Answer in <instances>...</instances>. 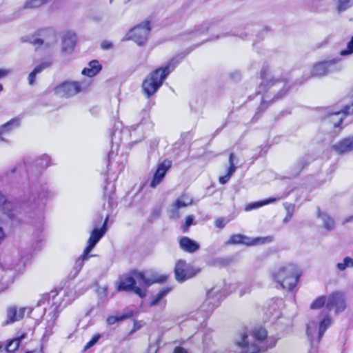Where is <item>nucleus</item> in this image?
Instances as JSON below:
<instances>
[{"label":"nucleus","mask_w":353,"mask_h":353,"mask_svg":"<svg viewBox=\"0 0 353 353\" xmlns=\"http://www.w3.org/2000/svg\"><path fill=\"white\" fill-rule=\"evenodd\" d=\"M234 155L233 153H231L229 156V164L230 166L227 170V174L224 176H220L219 179V181L221 184H225L230 179L231 176L236 171V166L234 163Z\"/></svg>","instance_id":"24"},{"label":"nucleus","mask_w":353,"mask_h":353,"mask_svg":"<svg viewBox=\"0 0 353 353\" xmlns=\"http://www.w3.org/2000/svg\"><path fill=\"white\" fill-rule=\"evenodd\" d=\"M101 70V65L99 62L97 60L91 61L88 67L85 68L82 70V74L92 77L97 75Z\"/></svg>","instance_id":"23"},{"label":"nucleus","mask_w":353,"mask_h":353,"mask_svg":"<svg viewBox=\"0 0 353 353\" xmlns=\"http://www.w3.org/2000/svg\"><path fill=\"white\" fill-rule=\"evenodd\" d=\"M332 320L330 317H325L319 325L315 321L310 322L307 325V334L310 337L312 345L318 344L324 332L330 326Z\"/></svg>","instance_id":"9"},{"label":"nucleus","mask_w":353,"mask_h":353,"mask_svg":"<svg viewBox=\"0 0 353 353\" xmlns=\"http://www.w3.org/2000/svg\"><path fill=\"white\" fill-rule=\"evenodd\" d=\"M276 200V199L275 198H272V199H265L262 201L251 203L246 205L245 210V211H250L252 210L259 208L265 205L272 203L274 202Z\"/></svg>","instance_id":"29"},{"label":"nucleus","mask_w":353,"mask_h":353,"mask_svg":"<svg viewBox=\"0 0 353 353\" xmlns=\"http://www.w3.org/2000/svg\"><path fill=\"white\" fill-rule=\"evenodd\" d=\"M112 46V43L108 41H104L101 43V47L103 49H109Z\"/></svg>","instance_id":"52"},{"label":"nucleus","mask_w":353,"mask_h":353,"mask_svg":"<svg viewBox=\"0 0 353 353\" xmlns=\"http://www.w3.org/2000/svg\"><path fill=\"white\" fill-rule=\"evenodd\" d=\"M26 311L25 307L17 309L15 306H11L6 310V320L3 323V325L14 323L23 319Z\"/></svg>","instance_id":"19"},{"label":"nucleus","mask_w":353,"mask_h":353,"mask_svg":"<svg viewBox=\"0 0 353 353\" xmlns=\"http://www.w3.org/2000/svg\"><path fill=\"white\" fill-rule=\"evenodd\" d=\"M132 312H130L120 316H110L107 319V323L108 325H113L117 322L130 318L132 316Z\"/></svg>","instance_id":"32"},{"label":"nucleus","mask_w":353,"mask_h":353,"mask_svg":"<svg viewBox=\"0 0 353 353\" xmlns=\"http://www.w3.org/2000/svg\"><path fill=\"white\" fill-rule=\"evenodd\" d=\"M39 36V38L32 37L30 42L34 46L45 45L48 47L54 44L57 41L56 31L51 28L40 30Z\"/></svg>","instance_id":"11"},{"label":"nucleus","mask_w":353,"mask_h":353,"mask_svg":"<svg viewBox=\"0 0 353 353\" xmlns=\"http://www.w3.org/2000/svg\"><path fill=\"white\" fill-rule=\"evenodd\" d=\"M173 353H189V352L186 349H185L182 347H176L174 348Z\"/></svg>","instance_id":"51"},{"label":"nucleus","mask_w":353,"mask_h":353,"mask_svg":"<svg viewBox=\"0 0 353 353\" xmlns=\"http://www.w3.org/2000/svg\"><path fill=\"white\" fill-rule=\"evenodd\" d=\"M197 272V270H195L192 266L188 265L185 261L183 260H179L174 268L175 277L179 282H183L193 277Z\"/></svg>","instance_id":"13"},{"label":"nucleus","mask_w":353,"mask_h":353,"mask_svg":"<svg viewBox=\"0 0 353 353\" xmlns=\"http://www.w3.org/2000/svg\"><path fill=\"white\" fill-rule=\"evenodd\" d=\"M272 278L282 288L292 290L296 285L299 273L296 265L288 263L281 265L272 272Z\"/></svg>","instance_id":"4"},{"label":"nucleus","mask_w":353,"mask_h":353,"mask_svg":"<svg viewBox=\"0 0 353 353\" xmlns=\"http://www.w3.org/2000/svg\"><path fill=\"white\" fill-rule=\"evenodd\" d=\"M0 141H4V139L1 137V134H0Z\"/></svg>","instance_id":"58"},{"label":"nucleus","mask_w":353,"mask_h":353,"mask_svg":"<svg viewBox=\"0 0 353 353\" xmlns=\"http://www.w3.org/2000/svg\"><path fill=\"white\" fill-rule=\"evenodd\" d=\"M290 219H289V215L287 214L286 217L283 219V222L287 223Z\"/></svg>","instance_id":"54"},{"label":"nucleus","mask_w":353,"mask_h":353,"mask_svg":"<svg viewBox=\"0 0 353 353\" xmlns=\"http://www.w3.org/2000/svg\"><path fill=\"white\" fill-rule=\"evenodd\" d=\"M37 194L38 199L41 201L46 200L54 196L53 192L50 190L46 185H41L37 190Z\"/></svg>","instance_id":"26"},{"label":"nucleus","mask_w":353,"mask_h":353,"mask_svg":"<svg viewBox=\"0 0 353 353\" xmlns=\"http://www.w3.org/2000/svg\"><path fill=\"white\" fill-rule=\"evenodd\" d=\"M327 303V299L325 296H321L316 298L310 305V308L312 310L319 309L323 307L325 303Z\"/></svg>","instance_id":"35"},{"label":"nucleus","mask_w":353,"mask_h":353,"mask_svg":"<svg viewBox=\"0 0 353 353\" xmlns=\"http://www.w3.org/2000/svg\"><path fill=\"white\" fill-rule=\"evenodd\" d=\"M214 225L216 228L222 229L225 226L224 219L222 218H219L216 219L214 222Z\"/></svg>","instance_id":"48"},{"label":"nucleus","mask_w":353,"mask_h":353,"mask_svg":"<svg viewBox=\"0 0 353 353\" xmlns=\"http://www.w3.org/2000/svg\"><path fill=\"white\" fill-rule=\"evenodd\" d=\"M194 217L192 216H188L185 219V225L183 226L184 230H186L193 223Z\"/></svg>","instance_id":"47"},{"label":"nucleus","mask_w":353,"mask_h":353,"mask_svg":"<svg viewBox=\"0 0 353 353\" xmlns=\"http://www.w3.org/2000/svg\"><path fill=\"white\" fill-rule=\"evenodd\" d=\"M58 317V314L56 315L55 314H53V316L50 318V320L48 323V325L46 327V331L44 332V336H50L52 333V328L55 325L56 320Z\"/></svg>","instance_id":"36"},{"label":"nucleus","mask_w":353,"mask_h":353,"mask_svg":"<svg viewBox=\"0 0 353 353\" xmlns=\"http://www.w3.org/2000/svg\"><path fill=\"white\" fill-rule=\"evenodd\" d=\"M264 103H265V101H263V102H262V103L261 105V108L263 107Z\"/></svg>","instance_id":"56"},{"label":"nucleus","mask_w":353,"mask_h":353,"mask_svg":"<svg viewBox=\"0 0 353 353\" xmlns=\"http://www.w3.org/2000/svg\"><path fill=\"white\" fill-rule=\"evenodd\" d=\"M319 217L321 219L323 223V226L325 229L328 230L334 229V221L331 217L327 216L326 214H321L320 212L319 213Z\"/></svg>","instance_id":"31"},{"label":"nucleus","mask_w":353,"mask_h":353,"mask_svg":"<svg viewBox=\"0 0 353 353\" xmlns=\"http://www.w3.org/2000/svg\"><path fill=\"white\" fill-rule=\"evenodd\" d=\"M50 65V63L49 62H44L41 63L40 65H37L32 72H31L28 76V83L30 85H33L37 74L40 73L43 69L47 68Z\"/></svg>","instance_id":"27"},{"label":"nucleus","mask_w":353,"mask_h":353,"mask_svg":"<svg viewBox=\"0 0 353 353\" xmlns=\"http://www.w3.org/2000/svg\"><path fill=\"white\" fill-rule=\"evenodd\" d=\"M5 126H6V123L0 125V134L1 137L4 134H8L12 131L10 127H6L4 128Z\"/></svg>","instance_id":"46"},{"label":"nucleus","mask_w":353,"mask_h":353,"mask_svg":"<svg viewBox=\"0 0 353 353\" xmlns=\"http://www.w3.org/2000/svg\"><path fill=\"white\" fill-rule=\"evenodd\" d=\"M182 58L175 57L166 65L150 72L142 83V90L147 97H150L162 85L163 81L176 66L180 63Z\"/></svg>","instance_id":"1"},{"label":"nucleus","mask_w":353,"mask_h":353,"mask_svg":"<svg viewBox=\"0 0 353 353\" xmlns=\"http://www.w3.org/2000/svg\"><path fill=\"white\" fill-rule=\"evenodd\" d=\"M192 203V199L186 194H183L179 196L174 203L170 208V217L172 219H177L179 216L178 210L181 208L190 205Z\"/></svg>","instance_id":"18"},{"label":"nucleus","mask_w":353,"mask_h":353,"mask_svg":"<svg viewBox=\"0 0 353 353\" xmlns=\"http://www.w3.org/2000/svg\"><path fill=\"white\" fill-rule=\"evenodd\" d=\"M90 81H65L57 85L54 92L60 97H70L79 92L85 91L90 86Z\"/></svg>","instance_id":"5"},{"label":"nucleus","mask_w":353,"mask_h":353,"mask_svg":"<svg viewBox=\"0 0 353 353\" xmlns=\"http://www.w3.org/2000/svg\"><path fill=\"white\" fill-rule=\"evenodd\" d=\"M262 85L268 86L272 90V93H276L274 99L282 97L288 91L286 88V81L285 80L275 79L272 77L271 72L268 68H263L261 71Z\"/></svg>","instance_id":"6"},{"label":"nucleus","mask_w":353,"mask_h":353,"mask_svg":"<svg viewBox=\"0 0 353 353\" xmlns=\"http://www.w3.org/2000/svg\"><path fill=\"white\" fill-rule=\"evenodd\" d=\"M326 307L329 310H334L339 313L345 308L344 296L342 293L334 292L327 299Z\"/></svg>","instance_id":"15"},{"label":"nucleus","mask_w":353,"mask_h":353,"mask_svg":"<svg viewBox=\"0 0 353 353\" xmlns=\"http://www.w3.org/2000/svg\"><path fill=\"white\" fill-rule=\"evenodd\" d=\"M267 331L263 328L254 330L250 334H243L235 340L239 353H259L267 350Z\"/></svg>","instance_id":"2"},{"label":"nucleus","mask_w":353,"mask_h":353,"mask_svg":"<svg viewBox=\"0 0 353 353\" xmlns=\"http://www.w3.org/2000/svg\"><path fill=\"white\" fill-rule=\"evenodd\" d=\"M252 285L250 283H245L240 287L239 295L243 296L251 292Z\"/></svg>","instance_id":"42"},{"label":"nucleus","mask_w":353,"mask_h":353,"mask_svg":"<svg viewBox=\"0 0 353 353\" xmlns=\"http://www.w3.org/2000/svg\"><path fill=\"white\" fill-rule=\"evenodd\" d=\"M10 73L9 69L0 68V79L8 76Z\"/></svg>","instance_id":"50"},{"label":"nucleus","mask_w":353,"mask_h":353,"mask_svg":"<svg viewBox=\"0 0 353 353\" xmlns=\"http://www.w3.org/2000/svg\"><path fill=\"white\" fill-rule=\"evenodd\" d=\"M20 123L21 120L19 118H13L6 123V126H5L4 128L6 127H10L12 131L13 130L17 128L20 125Z\"/></svg>","instance_id":"39"},{"label":"nucleus","mask_w":353,"mask_h":353,"mask_svg":"<svg viewBox=\"0 0 353 353\" xmlns=\"http://www.w3.org/2000/svg\"><path fill=\"white\" fill-rule=\"evenodd\" d=\"M171 166L172 162L168 159H165L161 163L158 164L152 180L150 184L151 188H154L161 183V182L164 179L165 174L170 169Z\"/></svg>","instance_id":"14"},{"label":"nucleus","mask_w":353,"mask_h":353,"mask_svg":"<svg viewBox=\"0 0 353 353\" xmlns=\"http://www.w3.org/2000/svg\"><path fill=\"white\" fill-rule=\"evenodd\" d=\"M272 241V236H266V237H257L254 239H251L246 236L237 234H233L230 236V239L226 242L227 245L232 244H245L246 245H255L259 244H263L265 243H270Z\"/></svg>","instance_id":"12"},{"label":"nucleus","mask_w":353,"mask_h":353,"mask_svg":"<svg viewBox=\"0 0 353 353\" xmlns=\"http://www.w3.org/2000/svg\"><path fill=\"white\" fill-rule=\"evenodd\" d=\"M352 53H353V37L347 43L346 49L341 50L340 54L341 56H347L351 54Z\"/></svg>","instance_id":"40"},{"label":"nucleus","mask_w":353,"mask_h":353,"mask_svg":"<svg viewBox=\"0 0 353 353\" xmlns=\"http://www.w3.org/2000/svg\"><path fill=\"white\" fill-rule=\"evenodd\" d=\"M3 90V85L0 83V92Z\"/></svg>","instance_id":"55"},{"label":"nucleus","mask_w":353,"mask_h":353,"mask_svg":"<svg viewBox=\"0 0 353 353\" xmlns=\"http://www.w3.org/2000/svg\"><path fill=\"white\" fill-rule=\"evenodd\" d=\"M285 208L287 211V214L289 215V219H291L294 212V206L291 204L285 203Z\"/></svg>","instance_id":"45"},{"label":"nucleus","mask_w":353,"mask_h":353,"mask_svg":"<svg viewBox=\"0 0 353 353\" xmlns=\"http://www.w3.org/2000/svg\"><path fill=\"white\" fill-rule=\"evenodd\" d=\"M283 302L282 299H277L275 301H274L271 305H270L269 310H272L276 312L275 317L279 316V310H280L281 307L283 305Z\"/></svg>","instance_id":"38"},{"label":"nucleus","mask_w":353,"mask_h":353,"mask_svg":"<svg viewBox=\"0 0 353 353\" xmlns=\"http://www.w3.org/2000/svg\"><path fill=\"white\" fill-rule=\"evenodd\" d=\"M170 291V288H165L161 290L152 299L150 303V305L154 306L158 304V303L163 299Z\"/></svg>","instance_id":"34"},{"label":"nucleus","mask_w":353,"mask_h":353,"mask_svg":"<svg viewBox=\"0 0 353 353\" xmlns=\"http://www.w3.org/2000/svg\"><path fill=\"white\" fill-rule=\"evenodd\" d=\"M48 0H26L23 4L26 9H36L48 3Z\"/></svg>","instance_id":"30"},{"label":"nucleus","mask_w":353,"mask_h":353,"mask_svg":"<svg viewBox=\"0 0 353 353\" xmlns=\"http://www.w3.org/2000/svg\"><path fill=\"white\" fill-rule=\"evenodd\" d=\"M76 43V34L72 32L64 33L62 38V50L66 53L72 52Z\"/></svg>","instance_id":"20"},{"label":"nucleus","mask_w":353,"mask_h":353,"mask_svg":"<svg viewBox=\"0 0 353 353\" xmlns=\"http://www.w3.org/2000/svg\"><path fill=\"white\" fill-rule=\"evenodd\" d=\"M340 61L339 58H334L316 63L310 70V77H321L339 71L341 69Z\"/></svg>","instance_id":"7"},{"label":"nucleus","mask_w":353,"mask_h":353,"mask_svg":"<svg viewBox=\"0 0 353 353\" xmlns=\"http://www.w3.org/2000/svg\"><path fill=\"white\" fill-rule=\"evenodd\" d=\"M335 9L339 12H343L353 7V0H334Z\"/></svg>","instance_id":"25"},{"label":"nucleus","mask_w":353,"mask_h":353,"mask_svg":"<svg viewBox=\"0 0 353 353\" xmlns=\"http://www.w3.org/2000/svg\"><path fill=\"white\" fill-rule=\"evenodd\" d=\"M339 154H343L353 150V136L344 138L333 146Z\"/></svg>","instance_id":"21"},{"label":"nucleus","mask_w":353,"mask_h":353,"mask_svg":"<svg viewBox=\"0 0 353 353\" xmlns=\"http://www.w3.org/2000/svg\"><path fill=\"white\" fill-rule=\"evenodd\" d=\"M353 266V259L350 257H345L341 262L336 264V268L339 271H344L348 267Z\"/></svg>","instance_id":"33"},{"label":"nucleus","mask_w":353,"mask_h":353,"mask_svg":"<svg viewBox=\"0 0 353 353\" xmlns=\"http://www.w3.org/2000/svg\"><path fill=\"white\" fill-rule=\"evenodd\" d=\"M150 30V23L145 21L132 28L127 33L125 39L132 40L138 46H143L148 41Z\"/></svg>","instance_id":"10"},{"label":"nucleus","mask_w":353,"mask_h":353,"mask_svg":"<svg viewBox=\"0 0 353 353\" xmlns=\"http://www.w3.org/2000/svg\"><path fill=\"white\" fill-rule=\"evenodd\" d=\"M352 219H353V217H350V218L347 220V221H350Z\"/></svg>","instance_id":"59"},{"label":"nucleus","mask_w":353,"mask_h":353,"mask_svg":"<svg viewBox=\"0 0 353 353\" xmlns=\"http://www.w3.org/2000/svg\"><path fill=\"white\" fill-rule=\"evenodd\" d=\"M109 1H110V3H112L113 0H110Z\"/></svg>","instance_id":"60"},{"label":"nucleus","mask_w":353,"mask_h":353,"mask_svg":"<svg viewBox=\"0 0 353 353\" xmlns=\"http://www.w3.org/2000/svg\"><path fill=\"white\" fill-rule=\"evenodd\" d=\"M108 217H106L103 226L99 228H94L90 236V238L88 241V245L85 248V253H90L92 250L95 247L97 243L99 241V240L105 234L107 228L106 224L108 221Z\"/></svg>","instance_id":"16"},{"label":"nucleus","mask_w":353,"mask_h":353,"mask_svg":"<svg viewBox=\"0 0 353 353\" xmlns=\"http://www.w3.org/2000/svg\"><path fill=\"white\" fill-rule=\"evenodd\" d=\"M130 276L125 277L118 286L119 291H133L140 297L145 295V290L135 285L139 284L141 287L147 288L154 283H162L167 279L166 276H161L159 278L148 279L142 272L133 270L130 273Z\"/></svg>","instance_id":"3"},{"label":"nucleus","mask_w":353,"mask_h":353,"mask_svg":"<svg viewBox=\"0 0 353 353\" xmlns=\"http://www.w3.org/2000/svg\"><path fill=\"white\" fill-rule=\"evenodd\" d=\"M37 165L42 168L48 167L50 165V157L47 155H43L40 160L37 161Z\"/></svg>","instance_id":"41"},{"label":"nucleus","mask_w":353,"mask_h":353,"mask_svg":"<svg viewBox=\"0 0 353 353\" xmlns=\"http://www.w3.org/2000/svg\"><path fill=\"white\" fill-rule=\"evenodd\" d=\"M90 256L89 253H85V250H84L81 256L75 261V264L74 265V270L75 271L74 276L80 272L84 265V262L87 261Z\"/></svg>","instance_id":"28"},{"label":"nucleus","mask_w":353,"mask_h":353,"mask_svg":"<svg viewBox=\"0 0 353 353\" xmlns=\"http://www.w3.org/2000/svg\"><path fill=\"white\" fill-rule=\"evenodd\" d=\"M20 341L19 339H15L8 343L6 347V350L8 352H14L19 347Z\"/></svg>","instance_id":"37"},{"label":"nucleus","mask_w":353,"mask_h":353,"mask_svg":"<svg viewBox=\"0 0 353 353\" xmlns=\"http://www.w3.org/2000/svg\"><path fill=\"white\" fill-rule=\"evenodd\" d=\"M27 353H34V352H27Z\"/></svg>","instance_id":"61"},{"label":"nucleus","mask_w":353,"mask_h":353,"mask_svg":"<svg viewBox=\"0 0 353 353\" xmlns=\"http://www.w3.org/2000/svg\"><path fill=\"white\" fill-rule=\"evenodd\" d=\"M221 297L222 294L219 288H210L207 291L206 299L203 304V307L207 306L210 311L214 310L218 305Z\"/></svg>","instance_id":"17"},{"label":"nucleus","mask_w":353,"mask_h":353,"mask_svg":"<svg viewBox=\"0 0 353 353\" xmlns=\"http://www.w3.org/2000/svg\"><path fill=\"white\" fill-rule=\"evenodd\" d=\"M36 216L39 219H43V204L37 208V211H36Z\"/></svg>","instance_id":"49"},{"label":"nucleus","mask_w":353,"mask_h":353,"mask_svg":"<svg viewBox=\"0 0 353 353\" xmlns=\"http://www.w3.org/2000/svg\"><path fill=\"white\" fill-rule=\"evenodd\" d=\"M16 207L13 202L8 201L7 198L0 192V224L7 223L12 220L16 214ZM6 234L0 227V243L5 239Z\"/></svg>","instance_id":"8"},{"label":"nucleus","mask_w":353,"mask_h":353,"mask_svg":"<svg viewBox=\"0 0 353 353\" xmlns=\"http://www.w3.org/2000/svg\"><path fill=\"white\" fill-rule=\"evenodd\" d=\"M209 29V23L208 22H203L202 23L199 27H198L196 29V32L199 33H204L207 32Z\"/></svg>","instance_id":"44"},{"label":"nucleus","mask_w":353,"mask_h":353,"mask_svg":"<svg viewBox=\"0 0 353 353\" xmlns=\"http://www.w3.org/2000/svg\"><path fill=\"white\" fill-rule=\"evenodd\" d=\"M179 245L183 250L189 253H194L200 248L199 244L196 241L187 236H183L180 239Z\"/></svg>","instance_id":"22"},{"label":"nucleus","mask_w":353,"mask_h":353,"mask_svg":"<svg viewBox=\"0 0 353 353\" xmlns=\"http://www.w3.org/2000/svg\"><path fill=\"white\" fill-rule=\"evenodd\" d=\"M71 302V301L70 299L67 300L65 301L64 304L63 305H61V304H60L59 305L57 306V311L59 310V307H65L68 304H69Z\"/></svg>","instance_id":"53"},{"label":"nucleus","mask_w":353,"mask_h":353,"mask_svg":"<svg viewBox=\"0 0 353 353\" xmlns=\"http://www.w3.org/2000/svg\"><path fill=\"white\" fill-rule=\"evenodd\" d=\"M100 337H101V336L99 334H96V335L93 336L92 338L91 339V340L90 341H88L86 343V345H85L84 350H88V349L90 348L91 347H92L94 344L97 343V342L99 341Z\"/></svg>","instance_id":"43"},{"label":"nucleus","mask_w":353,"mask_h":353,"mask_svg":"<svg viewBox=\"0 0 353 353\" xmlns=\"http://www.w3.org/2000/svg\"><path fill=\"white\" fill-rule=\"evenodd\" d=\"M3 290V288H2L1 285L0 284V292Z\"/></svg>","instance_id":"57"}]
</instances>
